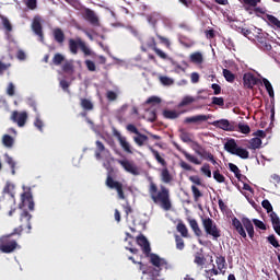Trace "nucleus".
I'll return each instance as SVG.
<instances>
[{"mask_svg": "<svg viewBox=\"0 0 280 280\" xmlns=\"http://www.w3.org/2000/svg\"><path fill=\"white\" fill-rule=\"evenodd\" d=\"M232 226L234 228L236 233H238V235L243 237V240H246L247 237L246 232L250 240L255 237V226H253V221H250V219L246 217H243L241 221L240 219H237V217L232 218Z\"/></svg>", "mask_w": 280, "mask_h": 280, "instance_id": "3", "label": "nucleus"}, {"mask_svg": "<svg viewBox=\"0 0 280 280\" xmlns=\"http://www.w3.org/2000/svg\"><path fill=\"white\" fill-rule=\"evenodd\" d=\"M62 71L65 73H73V62L71 61H66L63 65H62Z\"/></svg>", "mask_w": 280, "mask_h": 280, "instance_id": "50", "label": "nucleus"}, {"mask_svg": "<svg viewBox=\"0 0 280 280\" xmlns=\"http://www.w3.org/2000/svg\"><path fill=\"white\" fill-rule=\"evenodd\" d=\"M215 264L221 275H224L226 272V258L224 256H215Z\"/></svg>", "mask_w": 280, "mask_h": 280, "instance_id": "29", "label": "nucleus"}, {"mask_svg": "<svg viewBox=\"0 0 280 280\" xmlns=\"http://www.w3.org/2000/svg\"><path fill=\"white\" fill-rule=\"evenodd\" d=\"M194 102H196V98H194V96H184V98L179 103V107L183 108V106H189V104H194Z\"/></svg>", "mask_w": 280, "mask_h": 280, "instance_id": "42", "label": "nucleus"}, {"mask_svg": "<svg viewBox=\"0 0 280 280\" xmlns=\"http://www.w3.org/2000/svg\"><path fill=\"white\" fill-rule=\"evenodd\" d=\"M96 145V150H95V159L97 161H101L102 159V154H104V152H108V150L106 149V147L104 145V143L100 140H97L95 142Z\"/></svg>", "mask_w": 280, "mask_h": 280, "instance_id": "28", "label": "nucleus"}, {"mask_svg": "<svg viewBox=\"0 0 280 280\" xmlns=\"http://www.w3.org/2000/svg\"><path fill=\"white\" fill-rule=\"evenodd\" d=\"M11 119L14 121V124H18L19 128H23L25 124H27V112H21L14 110L11 115Z\"/></svg>", "mask_w": 280, "mask_h": 280, "instance_id": "15", "label": "nucleus"}, {"mask_svg": "<svg viewBox=\"0 0 280 280\" xmlns=\"http://www.w3.org/2000/svg\"><path fill=\"white\" fill-rule=\"evenodd\" d=\"M12 189H14V185L7 183L4 188H3V194L9 195V199L2 198L0 200V207H5L8 205L9 215L12 217L14 214V211H16V208H14L15 205V199L14 195L12 194Z\"/></svg>", "mask_w": 280, "mask_h": 280, "instance_id": "7", "label": "nucleus"}, {"mask_svg": "<svg viewBox=\"0 0 280 280\" xmlns=\"http://www.w3.org/2000/svg\"><path fill=\"white\" fill-rule=\"evenodd\" d=\"M190 60L196 65H201L202 62V54L201 52H194L190 55Z\"/></svg>", "mask_w": 280, "mask_h": 280, "instance_id": "47", "label": "nucleus"}, {"mask_svg": "<svg viewBox=\"0 0 280 280\" xmlns=\"http://www.w3.org/2000/svg\"><path fill=\"white\" fill-rule=\"evenodd\" d=\"M253 223L255 224V226H257V229H260V231H266V223L261 220L253 219Z\"/></svg>", "mask_w": 280, "mask_h": 280, "instance_id": "58", "label": "nucleus"}, {"mask_svg": "<svg viewBox=\"0 0 280 280\" xmlns=\"http://www.w3.org/2000/svg\"><path fill=\"white\" fill-rule=\"evenodd\" d=\"M192 150L196 152V154H198V156H205V149L202 148V145H200V143L198 142H192Z\"/></svg>", "mask_w": 280, "mask_h": 280, "instance_id": "46", "label": "nucleus"}, {"mask_svg": "<svg viewBox=\"0 0 280 280\" xmlns=\"http://www.w3.org/2000/svg\"><path fill=\"white\" fill-rule=\"evenodd\" d=\"M179 139H182L184 143H194V140L191 139V133L185 130L180 131Z\"/></svg>", "mask_w": 280, "mask_h": 280, "instance_id": "38", "label": "nucleus"}, {"mask_svg": "<svg viewBox=\"0 0 280 280\" xmlns=\"http://www.w3.org/2000/svg\"><path fill=\"white\" fill-rule=\"evenodd\" d=\"M234 155L240 156V159H248V156H250V153L248 152V150L238 147L236 152H234Z\"/></svg>", "mask_w": 280, "mask_h": 280, "instance_id": "37", "label": "nucleus"}, {"mask_svg": "<svg viewBox=\"0 0 280 280\" xmlns=\"http://www.w3.org/2000/svg\"><path fill=\"white\" fill-rule=\"evenodd\" d=\"M23 231H25V228L23 225H20L15 228L10 234L2 236L0 238V252L4 253L5 255L14 253L19 248V243L16 242V240H11V237H13V235H19V237H21Z\"/></svg>", "mask_w": 280, "mask_h": 280, "instance_id": "2", "label": "nucleus"}, {"mask_svg": "<svg viewBox=\"0 0 280 280\" xmlns=\"http://www.w3.org/2000/svg\"><path fill=\"white\" fill-rule=\"evenodd\" d=\"M213 178L217 183H224L226 180V177H224L218 168L213 172Z\"/></svg>", "mask_w": 280, "mask_h": 280, "instance_id": "49", "label": "nucleus"}, {"mask_svg": "<svg viewBox=\"0 0 280 280\" xmlns=\"http://www.w3.org/2000/svg\"><path fill=\"white\" fill-rule=\"evenodd\" d=\"M22 202L30 211H34V197L31 191H26L22 195Z\"/></svg>", "mask_w": 280, "mask_h": 280, "instance_id": "21", "label": "nucleus"}, {"mask_svg": "<svg viewBox=\"0 0 280 280\" xmlns=\"http://www.w3.org/2000/svg\"><path fill=\"white\" fill-rule=\"evenodd\" d=\"M201 222H202V228L205 230V233L210 237H212L214 242H218V240L222 237V230L218 228V224L215 223V221H213V219L207 217V218H203Z\"/></svg>", "mask_w": 280, "mask_h": 280, "instance_id": "5", "label": "nucleus"}, {"mask_svg": "<svg viewBox=\"0 0 280 280\" xmlns=\"http://www.w3.org/2000/svg\"><path fill=\"white\" fill-rule=\"evenodd\" d=\"M5 161L12 170V174H14V167H16V162H14V159H12V156H10V155H5Z\"/></svg>", "mask_w": 280, "mask_h": 280, "instance_id": "62", "label": "nucleus"}, {"mask_svg": "<svg viewBox=\"0 0 280 280\" xmlns=\"http://www.w3.org/2000/svg\"><path fill=\"white\" fill-rule=\"evenodd\" d=\"M212 104L213 106H224V97L213 96Z\"/></svg>", "mask_w": 280, "mask_h": 280, "instance_id": "60", "label": "nucleus"}, {"mask_svg": "<svg viewBox=\"0 0 280 280\" xmlns=\"http://www.w3.org/2000/svg\"><path fill=\"white\" fill-rule=\"evenodd\" d=\"M238 130H240V132H242V135H249L250 133V126L240 122L238 124Z\"/></svg>", "mask_w": 280, "mask_h": 280, "instance_id": "55", "label": "nucleus"}, {"mask_svg": "<svg viewBox=\"0 0 280 280\" xmlns=\"http://www.w3.org/2000/svg\"><path fill=\"white\" fill-rule=\"evenodd\" d=\"M70 52L73 54V56H77L78 49H81V51L84 54V56H95V52L86 46V43L82 40V38L78 37L77 39L70 38L68 40Z\"/></svg>", "mask_w": 280, "mask_h": 280, "instance_id": "6", "label": "nucleus"}, {"mask_svg": "<svg viewBox=\"0 0 280 280\" xmlns=\"http://www.w3.org/2000/svg\"><path fill=\"white\" fill-rule=\"evenodd\" d=\"M164 119H178L180 117V113L176 110L164 109L162 113Z\"/></svg>", "mask_w": 280, "mask_h": 280, "instance_id": "31", "label": "nucleus"}, {"mask_svg": "<svg viewBox=\"0 0 280 280\" xmlns=\"http://www.w3.org/2000/svg\"><path fill=\"white\" fill-rule=\"evenodd\" d=\"M83 19L85 21H88V23L93 25L94 27H98V25H100V18L95 13V11H93L89 8L84 9Z\"/></svg>", "mask_w": 280, "mask_h": 280, "instance_id": "13", "label": "nucleus"}, {"mask_svg": "<svg viewBox=\"0 0 280 280\" xmlns=\"http://www.w3.org/2000/svg\"><path fill=\"white\" fill-rule=\"evenodd\" d=\"M177 232L180 233L182 237H189V230L187 229V225L183 223V221H179L177 223Z\"/></svg>", "mask_w": 280, "mask_h": 280, "instance_id": "33", "label": "nucleus"}, {"mask_svg": "<svg viewBox=\"0 0 280 280\" xmlns=\"http://www.w3.org/2000/svg\"><path fill=\"white\" fill-rule=\"evenodd\" d=\"M240 2L244 5L245 10H252V8H254V12L258 14H266L264 9L257 7L261 3V0H240Z\"/></svg>", "mask_w": 280, "mask_h": 280, "instance_id": "11", "label": "nucleus"}, {"mask_svg": "<svg viewBox=\"0 0 280 280\" xmlns=\"http://www.w3.org/2000/svg\"><path fill=\"white\" fill-rule=\"evenodd\" d=\"M270 220L273 231L280 236V219L277 212L270 213Z\"/></svg>", "mask_w": 280, "mask_h": 280, "instance_id": "25", "label": "nucleus"}, {"mask_svg": "<svg viewBox=\"0 0 280 280\" xmlns=\"http://www.w3.org/2000/svg\"><path fill=\"white\" fill-rule=\"evenodd\" d=\"M150 152H152L155 161L158 163H160V165H162V167H167V162L165 161V159H163V156H161V153H159L154 148L150 147L149 148Z\"/></svg>", "mask_w": 280, "mask_h": 280, "instance_id": "30", "label": "nucleus"}, {"mask_svg": "<svg viewBox=\"0 0 280 280\" xmlns=\"http://www.w3.org/2000/svg\"><path fill=\"white\" fill-rule=\"evenodd\" d=\"M80 106L83 108V110H93L94 108L93 102H91L89 98H81Z\"/></svg>", "mask_w": 280, "mask_h": 280, "instance_id": "34", "label": "nucleus"}, {"mask_svg": "<svg viewBox=\"0 0 280 280\" xmlns=\"http://www.w3.org/2000/svg\"><path fill=\"white\" fill-rule=\"evenodd\" d=\"M52 36L55 42L58 43V45L65 44V32L62 31V28L57 27L52 30Z\"/></svg>", "mask_w": 280, "mask_h": 280, "instance_id": "23", "label": "nucleus"}, {"mask_svg": "<svg viewBox=\"0 0 280 280\" xmlns=\"http://www.w3.org/2000/svg\"><path fill=\"white\" fill-rule=\"evenodd\" d=\"M176 248L177 250L185 249V241L179 235H175Z\"/></svg>", "mask_w": 280, "mask_h": 280, "instance_id": "48", "label": "nucleus"}, {"mask_svg": "<svg viewBox=\"0 0 280 280\" xmlns=\"http://www.w3.org/2000/svg\"><path fill=\"white\" fill-rule=\"evenodd\" d=\"M137 137H133V141L137 145H139V148L143 147V144L145 143V141H148V136L141 133V132H138L136 133Z\"/></svg>", "mask_w": 280, "mask_h": 280, "instance_id": "32", "label": "nucleus"}, {"mask_svg": "<svg viewBox=\"0 0 280 280\" xmlns=\"http://www.w3.org/2000/svg\"><path fill=\"white\" fill-rule=\"evenodd\" d=\"M10 67H12V63H5L0 60V75H3V73L10 69Z\"/></svg>", "mask_w": 280, "mask_h": 280, "instance_id": "61", "label": "nucleus"}, {"mask_svg": "<svg viewBox=\"0 0 280 280\" xmlns=\"http://www.w3.org/2000/svg\"><path fill=\"white\" fill-rule=\"evenodd\" d=\"M250 150H259L261 148V138H252L249 140Z\"/></svg>", "mask_w": 280, "mask_h": 280, "instance_id": "36", "label": "nucleus"}, {"mask_svg": "<svg viewBox=\"0 0 280 280\" xmlns=\"http://www.w3.org/2000/svg\"><path fill=\"white\" fill-rule=\"evenodd\" d=\"M156 38H159L160 43L164 45L166 49H172V42H170V38L164 37L159 33H156Z\"/></svg>", "mask_w": 280, "mask_h": 280, "instance_id": "39", "label": "nucleus"}, {"mask_svg": "<svg viewBox=\"0 0 280 280\" xmlns=\"http://www.w3.org/2000/svg\"><path fill=\"white\" fill-rule=\"evenodd\" d=\"M205 261H207V259L205 258V255H202V253H197L195 255L194 262L197 264V266H205Z\"/></svg>", "mask_w": 280, "mask_h": 280, "instance_id": "44", "label": "nucleus"}, {"mask_svg": "<svg viewBox=\"0 0 280 280\" xmlns=\"http://www.w3.org/2000/svg\"><path fill=\"white\" fill-rule=\"evenodd\" d=\"M160 82L164 86H172V84H174V80L170 79L168 77H160Z\"/></svg>", "mask_w": 280, "mask_h": 280, "instance_id": "56", "label": "nucleus"}, {"mask_svg": "<svg viewBox=\"0 0 280 280\" xmlns=\"http://www.w3.org/2000/svg\"><path fill=\"white\" fill-rule=\"evenodd\" d=\"M145 104H161V98L159 96H151L145 101Z\"/></svg>", "mask_w": 280, "mask_h": 280, "instance_id": "63", "label": "nucleus"}, {"mask_svg": "<svg viewBox=\"0 0 280 280\" xmlns=\"http://www.w3.org/2000/svg\"><path fill=\"white\" fill-rule=\"evenodd\" d=\"M223 77L226 80V82H230V83L235 82V75L229 69H223Z\"/></svg>", "mask_w": 280, "mask_h": 280, "instance_id": "41", "label": "nucleus"}, {"mask_svg": "<svg viewBox=\"0 0 280 280\" xmlns=\"http://www.w3.org/2000/svg\"><path fill=\"white\" fill-rule=\"evenodd\" d=\"M212 126H214V128L225 130L226 132H233V130H235V125L229 121V119L214 120L212 122Z\"/></svg>", "mask_w": 280, "mask_h": 280, "instance_id": "17", "label": "nucleus"}, {"mask_svg": "<svg viewBox=\"0 0 280 280\" xmlns=\"http://www.w3.org/2000/svg\"><path fill=\"white\" fill-rule=\"evenodd\" d=\"M2 25L7 32H12V23H10V20L5 16H1Z\"/></svg>", "mask_w": 280, "mask_h": 280, "instance_id": "51", "label": "nucleus"}, {"mask_svg": "<svg viewBox=\"0 0 280 280\" xmlns=\"http://www.w3.org/2000/svg\"><path fill=\"white\" fill-rule=\"evenodd\" d=\"M209 117L207 115H197L191 117H186L184 124H200V121H207Z\"/></svg>", "mask_w": 280, "mask_h": 280, "instance_id": "26", "label": "nucleus"}, {"mask_svg": "<svg viewBox=\"0 0 280 280\" xmlns=\"http://www.w3.org/2000/svg\"><path fill=\"white\" fill-rule=\"evenodd\" d=\"M2 143L5 148H12L14 145V138L10 135H4L2 138Z\"/></svg>", "mask_w": 280, "mask_h": 280, "instance_id": "40", "label": "nucleus"}, {"mask_svg": "<svg viewBox=\"0 0 280 280\" xmlns=\"http://www.w3.org/2000/svg\"><path fill=\"white\" fill-rule=\"evenodd\" d=\"M106 186L109 189H115L117 191L119 200H126V195L124 194V184L114 180V178L108 175L106 178Z\"/></svg>", "mask_w": 280, "mask_h": 280, "instance_id": "8", "label": "nucleus"}, {"mask_svg": "<svg viewBox=\"0 0 280 280\" xmlns=\"http://www.w3.org/2000/svg\"><path fill=\"white\" fill-rule=\"evenodd\" d=\"M119 165L124 167L125 172L132 174V176H139V167L135 165L133 162L128 160H118Z\"/></svg>", "mask_w": 280, "mask_h": 280, "instance_id": "14", "label": "nucleus"}, {"mask_svg": "<svg viewBox=\"0 0 280 280\" xmlns=\"http://www.w3.org/2000/svg\"><path fill=\"white\" fill-rule=\"evenodd\" d=\"M137 244L142 248L143 255H145V257H150L152 248L150 247V242L144 235L137 236Z\"/></svg>", "mask_w": 280, "mask_h": 280, "instance_id": "19", "label": "nucleus"}, {"mask_svg": "<svg viewBox=\"0 0 280 280\" xmlns=\"http://www.w3.org/2000/svg\"><path fill=\"white\" fill-rule=\"evenodd\" d=\"M113 135L116 137L120 148H122L124 152L127 154H132V147L130 145V142L126 139V137L121 136V132L117 130L116 128L113 129Z\"/></svg>", "mask_w": 280, "mask_h": 280, "instance_id": "9", "label": "nucleus"}, {"mask_svg": "<svg viewBox=\"0 0 280 280\" xmlns=\"http://www.w3.org/2000/svg\"><path fill=\"white\" fill-rule=\"evenodd\" d=\"M149 196L154 205H158L163 211H172V199L170 196V188L156 185L154 182L149 184Z\"/></svg>", "mask_w": 280, "mask_h": 280, "instance_id": "1", "label": "nucleus"}, {"mask_svg": "<svg viewBox=\"0 0 280 280\" xmlns=\"http://www.w3.org/2000/svg\"><path fill=\"white\" fill-rule=\"evenodd\" d=\"M160 178L164 185H171V183H174V176L170 173V168H167V166H163V168L160 170Z\"/></svg>", "mask_w": 280, "mask_h": 280, "instance_id": "20", "label": "nucleus"}, {"mask_svg": "<svg viewBox=\"0 0 280 280\" xmlns=\"http://www.w3.org/2000/svg\"><path fill=\"white\" fill-rule=\"evenodd\" d=\"M191 192H192L195 202H198V200L202 198V192L200 191V189H198V187H196V185L191 186Z\"/></svg>", "mask_w": 280, "mask_h": 280, "instance_id": "43", "label": "nucleus"}, {"mask_svg": "<svg viewBox=\"0 0 280 280\" xmlns=\"http://www.w3.org/2000/svg\"><path fill=\"white\" fill-rule=\"evenodd\" d=\"M147 257H150V264H152L154 268H149L147 271H143V275H152V277H159L163 268L165 270L170 268L167 260H165V258H160V256L156 254H151L150 252L149 256Z\"/></svg>", "mask_w": 280, "mask_h": 280, "instance_id": "4", "label": "nucleus"}, {"mask_svg": "<svg viewBox=\"0 0 280 280\" xmlns=\"http://www.w3.org/2000/svg\"><path fill=\"white\" fill-rule=\"evenodd\" d=\"M21 226L27 229V233H32V215L27 210L22 211L20 214Z\"/></svg>", "mask_w": 280, "mask_h": 280, "instance_id": "18", "label": "nucleus"}, {"mask_svg": "<svg viewBox=\"0 0 280 280\" xmlns=\"http://www.w3.org/2000/svg\"><path fill=\"white\" fill-rule=\"evenodd\" d=\"M240 147L237 145V142L235 139L231 138L224 143V150L229 152V154H235L237 152V149Z\"/></svg>", "mask_w": 280, "mask_h": 280, "instance_id": "22", "label": "nucleus"}, {"mask_svg": "<svg viewBox=\"0 0 280 280\" xmlns=\"http://www.w3.org/2000/svg\"><path fill=\"white\" fill-rule=\"evenodd\" d=\"M62 62H65V56H62L59 52L55 54V56L52 58V63L56 65V67H60V65H62Z\"/></svg>", "mask_w": 280, "mask_h": 280, "instance_id": "45", "label": "nucleus"}, {"mask_svg": "<svg viewBox=\"0 0 280 280\" xmlns=\"http://www.w3.org/2000/svg\"><path fill=\"white\" fill-rule=\"evenodd\" d=\"M205 155H201L202 159H206L207 161H211L212 165H215L218 162L215 161V158H213V154H211L210 152L203 151Z\"/></svg>", "mask_w": 280, "mask_h": 280, "instance_id": "59", "label": "nucleus"}, {"mask_svg": "<svg viewBox=\"0 0 280 280\" xmlns=\"http://www.w3.org/2000/svg\"><path fill=\"white\" fill-rule=\"evenodd\" d=\"M269 244H271V246H273V248H279L280 244L279 241H277V236H275V234H271L267 237Z\"/></svg>", "mask_w": 280, "mask_h": 280, "instance_id": "52", "label": "nucleus"}, {"mask_svg": "<svg viewBox=\"0 0 280 280\" xmlns=\"http://www.w3.org/2000/svg\"><path fill=\"white\" fill-rule=\"evenodd\" d=\"M32 30L36 36H38L40 43L45 40V34L43 33V24L40 23V18L35 16L32 23Z\"/></svg>", "mask_w": 280, "mask_h": 280, "instance_id": "16", "label": "nucleus"}, {"mask_svg": "<svg viewBox=\"0 0 280 280\" xmlns=\"http://www.w3.org/2000/svg\"><path fill=\"white\" fill-rule=\"evenodd\" d=\"M200 172H202L208 178H211V166L209 164H203L200 168Z\"/></svg>", "mask_w": 280, "mask_h": 280, "instance_id": "54", "label": "nucleus"}, {"mask_svg": "<svg viewBox=\"0 0 280 280\" xmlns=\"http://www.w3.org/2000/svg\"><path fill=\"white\" fill-rule=\"evenodd\" d=\"M260 49H262V51H270L272 49V45H270L267 40H260Z\"/></svg>", "mask_w": 280, "mask_h": 280, "instance_id": "57", "label": "nucleus"}, {"mask_svg": "<svg viewBox=\"0 0 280 280\" xmlns=\"http://www.w3.org/2000/svg\"><path fill=\"white\" fill-rule=\"evenodd\" d=\"M262 84L266 88L267 93L269 94V97H275V89L272 88V83L266 78L262 79Z\"/></svg>", "mask_w": 280, "mask_h": 280, "instance_id": "35", "label": "nucleus"}, {"mask_svg": "<svg viewBox=\"0 0 280 280\" xmlns=\"http://www.w3.org/2000/svg\"><path fill=\"white\" fill-rule=\"evenodd\" d=\"M85 66L88 71H96L95 62L88 59L85 60Z\"/></svg>", "mask_w": 280, "mask_h": 280, "instance_id": "64", "label": "nucleus"}, {"mask_svg": "<svg viewBox=\"0 0 280 280\" xmlns=\"http://www.w3.org/2000/svg\"><path fill=\"white\" fill-rule=\"evenodd\" d=\"M261 206L266 209L267 213H275L272 203L268 199L262 200Z\"/></svg>", "mask_w": 280, "mask_h": 280, "instance_id": "53", "label": "nucleus"}, {"mask_svg": "<svg viewBox=\"0 0 280 280\" xmlns=\"http://www.w3.org/2000/svg\"><path fill=\"white\" fill-rule=\"evenodd\" d=\"M147 47L152 49V51H154V54H156V56H159V58L162 60H167V54L161 50V48L156 47V39L154 37L151 36L147 39Z\"/></svg>", "mask_w": 280, "mask_h": 280, "instance_id": "12", "label": "nucleus"}, {"mask_svg": "<svg viewBox=\"0 0 280 280\" xmlns=\"http://www.w3.org/2000/svg\"><path fill=\"white\" fill-rule=\"evenodd\" d=\"M188 222L196 237H202V230L200 229V225H198V221H196V219H189Z\"/></svg>", "mask_w": 280, "mask_h": 280, "instance_id": "27", "label": "nucleus"}, {"mask_svg": "<svg viewBox=\"0 0 280 280\" xmlns=\"http://www.w3.org/2000/svg\"><path fill=\"white\" fill-rule=\"evenodd\" d=\"M177 150L189 161V163H194V165H202V162L198 160V158L191 155L189 152L180 149L178 145L176 147Z\"/></svg>", "mask_w": 280, "mask_h": 280, "instance_id": "24", "label": "nucleus"}, {"mask_svg": "<svg viewBox=\"0 0 280 280\" xmlns=\"http://www.w3.org/2000/svg\"><path fill=\"white\" fill-rule=\"evenodd\" d=\"M243 84L245 89H254L257 84H261V80L255 74L247 72L243 75Z\"/></svg>", "mask_w": 280, "mask_h": 280, "instance_id": "10", "label": "nucleus"}]
</instances>
